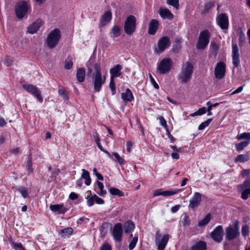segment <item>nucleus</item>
<instances>
[{
  "label": "nucleus",
  "instance_id": "1",
  "mask_svg": "<svg viewBox=\"0 0 250 250\" xmlns=\"http://www.w3.org/2000/svg\"><path fill=\"white\" fill-rule=\"evenodd\" d=\"M193 71V64L189 62L184 63L181 67L178 79L181 83H187L191 78Z\"/></svg>",
  "mask_w": 250,
  "mask_h": 250
},
{
  "label": "nucleus",
  "instance_id": "2",
  "mask_svg": "<svg viewBox=\"0 0 250 250\" xmlns=\"http://www.w3.org/2000/svg\"><path fill=\"white\" fill-rule=\"evenodd\" d=\"M95 73L93 75V82L94 84V90L96 92H99L101 89L102 86L104 83L105 81V76L102 79L101 72V67L99 63H95L94 65Z\"/></svg>",
  "mask_w": 250,
  "mask_h": 250
},
{
  "label": "nucleus",
  "instance_id": "3",
  "mask_svg": "<svg viewBox=\"0 0 250 250\" xmlns=\"http://www.w3.org/2000/svg\"><path fill=\"white\" fill-rule=\"evenodd\" d=\"M61 38V31L58 28L53 30L47 36L46 43L50 48L55 47L59 43Z\"/></svg>",
  "mask_w": 250,
  "mask_h": 250
},
{
  "label": "nucleus",
  "instance_id": "4",
  "mask_svg": "<svg viewBox=\"0 0 250 250\" xmlns=\"http://www.w3.org/2000/svg\"><path fill=\"white\" fill-rule=\"evenodd\" d=\"M210 34L208 30L205 29L200 33L196 44L198 50H203L206 48L209 42Z\"/></svg>",
  "mask_w": 250,
  "mask_h": 250
},
{
  "label": "nucleus",
  "instance_id": "5",
  "mask_svg": "<svg viewBox=\"0 0 250 250\" xmlns=\"http://www.w3.org/2000/svg\"><path fill=\"white\" fill-rule=\"evenodd\" d=\"M240 235L239 221H235L232 226L226 229V238L228 240H232L237 238Z\"/></svg>",
  "mask_w": 250,
  "mask_h": 250
},
{
  "label": "nucleus",
  "instance_id": "6",
  "mask_svg": "<svg viewBox=\"0 0 250 250\" xmlns=\"http://www.w3.org/2000/svg\"><path fill=\"white\" fill-rule=\"evenodd\" d=\"M136 19L135 16L130 15L127 17L124 25L125 32L128 35H131L135 32L136 26Z\"/></svg>",
  "mask_w": 250,
  "mask_h": 250
},
{
  "label": "nucleus",
  "instance_id": "7",
  "mask_svg": "<svg viewBox=\"0 0 250 250\" xmlns=\"http://www.w3.org/2000/svg\"><path fill=\"white\" fill-rule=\"evenodd\" d=\"M173 62L171 59L164 58L160 62L158 65L157 69L160 74H166L170 71Z\"/></svg>",
  "mask_w": 250,
  "mask_h": 250
},
{
  "label": "nucleus",
  "instance_id": "8",
  "mask_svg": "<svg viewBox=\"0 0 250 250\" xmlns=\"http://www.w3.org/2000/svg\"><path fill=\"white\" fill-rule=\"evenodd\" d=\"M170 41L167 36H164L161 38L157 43V47L155 49V52L157 54H160L164 52L170 45Z\"/></svg>",
  "mask_w": 250,
  "mask_h": 250
},
{
  "label": "nucleus",
  "instance_id": "9",
  "mask_svg": "<svg viewBox=\"0 0 250 250\" xmlns=\"http://www.w3.org/2000/svg\"><path fill=\"white\" fill-rule=\"evenodd\" d=\"M28 10V6L24 1L19 2L16 8V14L19 19H22L27 13Z\"/></svg>",
  "mask_w": 250,
  "mask_h": 250
},
{
  "label": "nucleus",
  "instance_id": "10",
  "mask_svg": "<svg viewBox=\"0 0 250 250\" xmlns=\"http://www.w3.org/2000/svg\"><path fill=\"white\" fill-rule=\"evenodd\" d=\"M161 235L158 231L156 233L155 243L158 246V250H164L169 239V235H164L161 240H160Z\"/></svg>",
  "mask_w": 250,
  "mask_h": 250
},
{
  "label": "nucleus",
  "instance_id": "11",
  "mask_svg": "<svg viewBox=\"0 0 250 250\" xmlns=\"http://www.w3.org/2000/svg\"><path fill=\"white\" fill-rule=\"evenodd\" d=\"M216 22L221 29L227 30L229 28V18L225 13L219 14L216 18Z\"/></svg>",
  "mask_w": 250,
  "mask_h": 250
},
{
  "label": "nucleus",
  "instance_id": "12",
  "mask_svg": "<svg viewBox=\"0 0 250 250\" xmlns=\"http://www.w3.org/2000/svg\"><path fill=\"white\" fill-rule=\"evenodd\" d=\"M226 64L223 62H218L214 69V75L217 79H223L225 75Z\"/></svg>",
  "mask_w": 250,
  "mask_h": 250
},
{
  "label": "nucleus",
  "instance_id": "13",
  "mask_svg": "<svg viewBox=\"0 0 250 250\" xmlns=\"http://www.w3.org/2000/svg\"><path fill=\"white\" fill-rule=\"evenodd\" d=\"M224 231L221 226H218L211 232L210 237L215 242L217 243L221 242L223 240Z\"/></svg>",
  "mask_w": 250,
  "mask_h": 250
},
{
  "label": "nucleus",
  "instance_id": "14",
  "mask_svg": "<svg viewBox=\"0 0 250 250\" xmlns=\"http://www.w3.org/2000/svg\"><path fill=\"white\" fill-rule=\"evenodd\" d=\"M23 87L27 92L35 96L40 102L42 101V98L41 95L40 91L36 86L32 84H25L23 85Z\"/></svg>",
  "mask_w": 250,
  "mask_h": 250
},
{
  "label": "nucleus",
  "instance_id": "15",
  "mask_svg": "<svg viewBox=\"0 0 250 250\" xmlns=\"http://www.w3.org/2000/svg\"><path fill=\"white\" fill-rule=\"evenodd\" d=\"M232 59L234 66L238 67L240 63V54L239 48L236 44H232Z\"/></svg>",
  "mask_w": 250,
  "mask_h": 250
},
{
  "label": "nucleus",
  "instance_id": "16",
  "mask_svg": "<svg viewBox=\"0 0 250 250\" xmlns=\"http://www.w3.org/2000/svg\"><path fill=\"white\" fill-rule=\"evenodd\" d=\"M123 233V227L121 223L116 224L113 229L112 234L115 240L117 242H121Z\"/></svg>",
  "mask_w": 250,
  "mask_h": 250
},
{
  "label": "nucleus",
  "instance_id": "17",
  "mask_svg": "<svg viewBox=\"0 0 250 250\" xmlns=\"http://www.w3.org/2000/svg\"><path fill=\"white\" fill-rule=\"evenodd\" d=\"M201 201V194L199 192H195L193 196L189 201L188 207L192 209H194L197 207Z\"/></svg>",
  "mask_w": 250,
  "mask_h": 250
},
{
  "label": "nucleus",
  "instance_id": "18",
  "mask_svg": "<svg viewBox=\"0 0 250 250\" xmlns=\"http://www.w3.org/2000/svg\"><path fill=\"white\" fill-rule=\"evenodd\" d=\"M181 190V189H175L163 191H162L161 189H159L155 190L153 192V194L154 196H157L159 195H163L164 196H169L178 193Z\"/></svg>",
  "mask_w": 250,
  "mask_h": 250
},
{
  "label": "nucleus",
  "instance_id": "19",
  "mask_svg": "<svg viewBox=\"0 0 250 250\" xmlns=\"http://www.w3.org/2000/svg\"><path fill=\"white\" fill-rule=\"evenodd\" d=\"M159 26V23L157 20H151L148 24V34L151 35H154Z\"/></svg>",
  "mask_w": 250,
  "mask_h": 250
},
{
  "label": "nucleus",
  "instance_id": "20",
  "mask_svg": "<svg viewBox=\"0 0 250 250\" xmlns=\"http://www.w3.org/2000/svg\"><path fill=\"white\" fill-rule=\"evenodd\" d=\"M42 24L43 22L42 20L38 19L28 27L27 32L31 34L35 33Z\"/></svg>",
  "mask_w": 250,
  "mask_h": 250
},
{
  "label": "nucleus",
  "instance_id": "21",
  "mask_svg": "<svg viewBox=\"0 0 250 250\" xmlns=\"http://www.w3.org/2000/svg\"><path fill=\"white\" fill-rule=\"evenodd\" d=\"M49 208L52 211L58 212L59 214H64L67 211L63 204L51 205Z\"/></svg>",
  "mask_w": 250,
  "mask_h": 250
},
{
  "label": "nucleus",
  "instance_id": "22",
  "mask_svg": "<svg viewBox=\"0 0 250 250\" xmlns=\"http://www.w3.org/2000/svg\"><path fill=\"white\" fill-rule=\"evenodd\" d=\"M122 66L120 64H117L110 70L111 77L114 79L116 77H120L121 74V70Z\"/></svg>",
  "mask_w": 250,
  "mask_h": 250
},
{
  "label": "nucleus",
  "instance_id": "23",
  "mask_svg": "<svg viewBox=\"0 0 250 250\" xmlns=\"http://www.w3.org/2000/svg\"><path fill=\"white\" fill-rule=\"evenodd\" d=\"M159 14L164 19L171 20L173 18V15L169 10L167 8H160Z\"/></svg>",
  "mask_w": 250,
  "mask_h": 250
},
{
  "label": "nucleus",
  "instance_id": "24",
  "mask_svg": "<svg viewBox=\"0 0 250 250\" xmlns=\"http://www.w3.org/2000/svg\"><path fill=\"white\" fill-rule=\"evenodd\" d=\"M112 19V14L110 11H106L103 15L102 17V21L101 22V26H104L107 23L110 22Z\"/></svg>",
  "mask_w": 250,
  "mask_h": 250
},
{
  "label": "nucleus",
  "instance_id": "25",
  "mask_svg": "<svg viewBox=\"0 0 250 250\" xmlns=\"http://www.w3.org/2000/svg\"><path fill=\"white\" fill-rule=\"evenodd\" d=\"M207 244L205 242L199 241L191 247V250H206Z\"/></svg>",
  "mask_w": 250,
  "mask_h": 250
},
{
  "label": "nucleus",
  "instance_id": "26",
  "mask_svg": "<svg viewBox=\"0 0 250 250\" xmlns=\"http://www.w3.org/2000/svg\"><path fill=\"white\" fill-rule=\"evenodd\" d=\"M122 99L125 102H130L133 99V94L129 89H127L126 91L122 93Z\"/></svg>",
  "mask_w": 250,
  "mask_h": 250
},
{
  "label": "nucleus",
  "instance_id": "27",
  "mask_svg": "<svg viewBox=\"0 0 250 250\" xmlns=\"http://www.w3.org/2000/svg\"><path fill=\"white\" fill-rule=\"evenodd\" d=\"M85 71L84 68H80L78 69L76 74L77 80L79 82H83L85 80Z\"/></svg>",
  "mask_w": 250,
  "mask_h": 250
},
{
  "label": "nucleus",
  "instance_id": "28",
  "mask_svg": "<svg viewBox=\"0 0 250 250\" xmlns=\"http://www.w3.org/2000/svg\"><path fill=\"white\" fill-rule=\"evenodd\" d=\"M121 34V28L118 25H114L110 31L111 36L113 38H115L119 36Z\"/></svg>",
  "mask_w": 250,
  "mask_h": 250
},
{
  "label": "nucleus",
  "instance_id": "29",
  "mask_svg": "<svg viewBox=\"0 0 250 250\" xmlns=\"http://www.w3.org/2000/svg\"><path fill=\"white\" fill-rule=\"evenodd\" d=\"M82 174L81 175V178L85 179V184L87 186H89L91 184V179L89 175V173L88 171L84 169H82Z\"/></svg>",
  "mask_w": 250,
  "mask_h": 250
},
{
  "label": "nucleus",
  "instance_id": "30",
  "mask_svg": "<svg viewBox=\"0 0 250 250\" xmlns=\"http://www.w3.org/2000/svg\"><path fill=\"white\" fill-rule=\"evenodd\" d=\"M124 228L125 233H129L134 229V224L131 221H128L125 223Z\"/></svg>",
  "mask_w": 250,
  "mask_h": 250
},
{
  "label": "nucleus",
  "instance_id": "31",
  "mask_svg": "<svg viewBox=\"0 0 250 250\" xmlns=\"http://www.w3.org/2000/svg\"><path fill=\"white\" fill-rule=\"evenodd\" d=\"M250 189V178H248L244 181L243 183L238 186V190H242L243 189Z\"/></svg>",
  "mask_w": 250,
  "mask_h": 250
},
{
  "label": "nucleus",
  "instance_id": "32",
  "mask_svg": "<svg viewBox=\"0 0 250 250\" xmlns=\"http://www.w3.org/2000/svg\"><path fill=\"white\" fill-rule=\"evenodd\" d=\"M250 160V157L247 154H240L237 156L234 159V162L237 163L238 162L244 163Z\"/></svg>",
  "mask_w": 250,
  "mask_h": 250
},
{
  "label": "nucleus",
  "instance_id": "33",
  "mask_svg": "<svg viewBox=\"0 0 250 250\" xmlns=\"http://www.w3.org/2000/svg\"><path fill=\"white\" fill-rule=\"evenodd\" d=\"M110 193L114 196H118L119 197H123L124 196V193L120 189L114 187H111L109 189Z\"/></svg>",
  "mask_w": 250,
  "mask_h": 250
},
{
  "label": "nucleus",
  "instance_id": "34",
  "mask_svg": "<svg viewBox=\"0 0 250 250\" xmlns=\"http://www.w3.org/2000/svg\"><path fill=\"white\" fill-rule=\"evenodd\" d=\"M182 39L181 38H176L175 40V44H174L172 51L174 52H178L181 47Z\"/></svg>",
  "mask_w": 250,
  "mask_h": 250
},
{
  "label": "nucleus",
  "instance_id": "35",
  "mask_svg": "<svg viewBox=\"0 0 250 250\" xmlns=\"http://www.w3.org/2000/svg\"><path fill=\"white\" fill-rule=\"evenodd\" d=\"M218 50L219 45L215 42H211L210 44V51L211 53L216 56Z\"/></svg>",
  "mask_w": 250,
  "mask_h": 250
},
{
  "label": "nucleus",
  "instance_id": "36",
  "mask_svg": "<svg viewBox=\"0 0 250 250\" xmlns=\"http://www.w3.org/2000/svg\"><path fill=\"white\" fill-rule=\"evenodd\" d=\"M73 65V59L72 57H67L65 61L64 68L67 70H69L72 67Z\"/></svg>",
  "mask_w": 250,
  "mask_h": 250
},
{
  "label": "nucleus",
  "instance_id": "37",
  "mask_svg": "<svg viewBox=\"0 0 250 250\" xmlns=\"http://www.w3.org/2000/svg\"><path fill=\"white\" fill-rule=\"evenodd\" d=\"M210 219L211 215L210 214L208 213L205 216V217L203 219H202V220L198 222V226L199 227H202L207 225L210 221Z\"/></svg>",
  "mask_w": 250,
  "mask_h": 250
},
{
  "label": "nucleus",
  "instance_id": "38",
  "mask_svg": "<svg viewBox=\"0 0 250 250\" xmlns=\"http://www.w3.org/2000/svg\"><path fill=\"white\" fill-rule=\"evenodd\" d=\"M109 227L111 228L110 224L108 223H104L102 225L100 229L101 234L102 236H104L106 234Z\"/></svg>",
  "mask_w": 250,
  "mask_h": 250
},
{
  "label": "nucleus",
  "instance_id": "39",
  "mask_svg": "<svg viewBox=\"0 0 250 250\" xmlns=\"http://www.w3.org/2000/svg\"><path fill=\"white\" fill-rule=\"evenodd\" d=\"M238 35L239 36V44L240 46H242L245 42V35L242 31L241 29H240L238 33Z\"/></svg>",
  "mask_w": 250,
  "mask_h": 250
},
{
  "label": "nucleus",
  "instance_id": "40",
  "mask_svg": "<svg viewBox=\"0 0 250 250\" xmlns=\"http://www.w3.org/2000/svg\"><path fill=\"white\" fill-rule=\"evenodd\" d=\"M182 217V220L181 222L183 226L184 227L189 226L190 223L189 217L186 213L184 214Z\"/></svg>",
  "mask_w": 250,
  "mask_h": 250
},
{
  "label": "nucleus",
  "instance_id": "41",
  "mask_svg": "<svg viewBox=\"0 0 250 250\" xmlns=\"http://www.w3.org/2000/svg\"><path fill=\"white\" fill-rule=\"evenodd\" d=\"M214 6V2L212 1H209L206 3L204 6L203 10L202 11L203 14H206Z\"/></svg>",
  "mask_w": 250,
  "mask_h": 250
},
{
  "label": "nucleus",
  "instance_id": "42",
  "mask_svg": "<svg viewBox=\"0 0 250 250\" xmlns=\"http://www.w3.org/2000/svg\"><path fill=\"white\" fill-rule=\"evenodd\" d=\"M73 232V229L71 228H67L64 229H62L61 233L62 234V236L65 238L70 235Z\"/></svg>",
  "mask_w": 250,
  "mask_h": 250
},
{
  "label": "nucleus",
  "instance_id": "43",
  "mask_svg": "<svg viewBox=\"0 0 250 250\" xmlns=\"http://www.w3.org/2000/svg\"><path fill=\"white\" fill-rule=\"evenodd\" d=\"M249 142L248 141L242 142L239 144H236L235 146L237 151L242 150L245 147L248 146Z\"/></svg>",
  "mask_w": 250,
  "mask_h": 250
},
{
  "label": "nucleus",
  "instance_id": "44",
  "mask_svg": "<svg viewBox=\"0 0 250 250\" xmlns=\"http://www.w3.org/2000/svg\"><path fill=\"white\" fill-rule=\"evenodd\" d=\"M97 186L100 190V192L98 193V194L100 196H104L106 194V192L105 190H104V185L103 184L99 181H97Z\"/></svg>",
  "mask_w": 250,
  "mask_h": 250
},
{
  "label": "nucleus",
  "instance_id": "45",
  "mask_svg": "<svg viewBox=\"0 0 250 250\" xmlns=\"http://www.w3.org/2000/svg\"><path fill=\"white\" fill-rule=\"evenodd\" d=\"M207 109L205 107H203L199 108L197 111L190 114L191 116H195L196 115H201L205 114L206 112Z\"/></svg>",
  "mask_w": 250,
  "mask_h": 250
},
{
  "label": "nucleus",
  "instance_id": "46",
  "mask_svg": "<svg viewBox=\"0 0 250 250\" xmlns=\"http://www.w3.org/2000/svg\"><path fill=\"white\" fill-rule=\"evenodd\" d=\"M89 193V196L87 197V203L89 207H91L93 205L95 202V199L93 198V195L91 196V193L90 191H87Z\"/></svg>",
  "mask_w": 250,
  "mask_h": 250
},
{
  "label": "nucleus",
  "instance_id": "47",
  "mask_svg": "<svg viewBox=\"0 0 250 250\" xmlns=\"http://www.w3.org/2000/svg\"><path fill=\"white\" fill-rule=\"evenodd\" d=\"M212 120V119H208L206 121L201 124L198 126V129L199 130L204 129L205 127H206L207 126H208L209 125V124L211 123Z\"/></svg>",
  "mask_w": 250,
  "mask_h": 250
},
{
  "label": "nucleus",
  "instance_id": "48",
  "mask_svg": "<svg viewBox=\"0 0 250 250\" xmlns=\"http://www.w3.org/2000/svg\"><path fill=\"white\" fill-rule=\"evenodd\" d=\"M240 191H242L241 197L243 199L247 200L250 196V189H243Z\"/></svg>",
  "mask_w": 250,
  "mask_h": 250
},
{
  "label": "nucleus",
  "instance_id": "49",
  "mask_svg": "<svg viewBox=\"0 0 250 250\" xmlns=\"http://www.w3.org/2000/svg\"><path fill=\"white\" fill-rule=\"evenodd\" d=\"M112 155H113L115 158L117 159V162L120 165H123L124 164L125 160L124 159L120 156L117 152H113L112 153Z\"/></svg>",
  "mask_w": 250,
  "mask_h": 250
},
{
  "label": "nucleus",
  "instance_id": "50",
  "mask_svg": "<svg viewBox=\"0 0 250 250\" xmlns=\"http://www.w3.org/2000/svg\"><path fill=\"white\" fill-rule=\"evenodd\" d=\"M26 167L28 172L31 173L33 171L32 168V157L30 155L29 156V159L26 164Z\"/></svg>",
  "mask_w": 250,
  "mask_h": 250
},
{
  "label": "nucleus",
  "instance_id": "51",
  "mask_svg": "<svg viewBox=\"0 0 250 250\" xmlns=\"http://www.w3.org/2000/svg\"><path fill=\"white\" fill-rule=\"evenodd\" d=\"M18 190L21 194L22 196L26 198L28 196V193L26 188L23 187H19Z\"/></svg>",
  "mask_w": 250,
  "mask_h": 250
},
{
  "label": "nucleus",
  "instance_id": "52",
  "mask_svg": "<svg viewBox=\"0 0 250 250\" xmlns=\"http://www.w3.org/2000/svg\"><path fill=\"white\" fill-rule=\"evenodd\" d=\"M138 241V237L135 236L133 238L129 244L128 249L129 250H132L135 247Z\"/></svg>",
  "mask_w": 250,
  "mask_h": 250
},
{
  "label": "nucleus",
  "instance_id": "53",
  "mask_svg": "<svg viewBox=\"0 0 250 250\" xmlns=\"http://www.w3.org/2000/svg\"><path fill=\"white\" fill-rule=\"evenodd\" d=\"M167 3L176 9H178L179 6V0H167Z\"/></svg>",
  "mask_w": 250,
  "mask_h": 250
},
{
  "label": "nucleus",
  "instance_id": "54",
  "mask_svg": "<svg viewBox=\"0 0 250 250\" xmlns=\"http://www.w3.org/2000/svg\"><path fill=\"white\" fill-rule=\"evenodd\" d=\"M239 140L247 139L250 140V132H245L241 134L237 138Z\"/></svg>",
  "mask_w": 250,
  "mask_h": 250
},
{
  "label": "nucleus",
  "instance_id": "55",
  "mask_svg": "<svg viewBox=\"0 0 250 250\" xmlns=\"http://www.w3.org/2000/svg\"><path fill=\"white\" fill-rule=\"evenodd\" d=\"M158 119L159 120L160 124L164 126L167 130L168 129V127L167 124V122L162 116H159Z\"/></svg>",
  "mask_w": 250,
  "mask_h": 250
},
{
  "label": "nucleus",
  "instance_id": "56",
  "mask_svg": "<svg viewBox=\"0 0 250 250\" xmlns=\"http://www.w3.org/2000/svg\"><path fill=\"white\" fill-rule=\"evenodd\" d=\"M249 227L246 225L242 227V234L244 236H246L249 234Z\"/></svg>",
  "mask_w": 250,
  "mask_h": 250
},
{
  "label": "nucleus",
  "instance_id": "57",
  "mask_svg": "<svg viewBox=\"0 0 250 250\" xmlns=\"http://www.w3.org/2000/svg\"><path fill=\"white\" fill-rule=\"evenodd\" d=\"M59 93L61 95L62 98L64 100H66L68 99V96L66 94V91L63 89H59L58 90Z\"/></svg>",
  "mask_w": 250,
  "mask_h": 250
},
{
  "label": "nucleus",
  "instance_id": "58",
  "mask_svg": "<svg viewBox=\"0 0 250 250\" xmlns=\"http://www.w3.org/2000/svg\"><path fill=\"white\" fill-rule=\"evenodd\" d=\"M114 79L112 78H110V83H109V87L113 92V94H114V91H115V84L114 83Z\"/></svg>",
  "mask_w": 250,
  "mask_h": 250
},
{
  "label": "nucleus",
  "instance_id": "59",
  "mask_svg": "<svg viewBox=\"0 0 250 250\" xmlns=\"http://www.w3.org/2000/svg\"><path fill=\"white\" fill-rule=\"evenodd\" d=\"M13 246L15 250H25L21 243H13Z\"/></svg>",
  "mask_w": 250,
  "mask_h": 250
},
{
  "label": "nucleus",
  "instance_id": "60",
  "mask_svg": "<svg viewBox=\"0 0 250 250\" xmlns=\"http://www.w3.org/2000/svg\"><path fill=\"white\" fill-rule=\"evenodd\" d=\"M93 198L95 199V202L98 204L102 205L104 203V201L103 199L99 198L96 194L93 195Z\"/></svg>",
  "mask_w": 250,
  "mask_h": 250
},
{
  "label": "nucleus",
  "instance_id": "61",
  "mask_svg": "<svg viewBox=\"0 0 250 250\" xmlns=\"http://www.w3.org/2000/svg\"><path fill=\"white\" fill-rule=\"evenodd\" d=\"M149 77L150 79V82L151 83L153 84V86L157 89H159V86L158 84L156 83L154 78L152 77L151 74H149Z\"/></svg>",
  "mask_w": 250,
  "mask_h": 250
},
{
  "label": "nucleus",
  "instance_id": "62",
  "mask_svg": "<svg viewBox=\"0 0 250 250\" xmlns=\"http://www.w3.org/2000/svg\"><path fill=\"white\" fill-rule=\"evenodd\" d=\"M100 250H111V247L109 244L105 243L101 247Z\"/></svg>",
  "mask_w": 250,
  "mask_h": 250
},
{
  "label": "nucleus",
  "instance_id": "63",
  "mask_svg": "<svg viewBox=\"0 0 250 250\" xmlns=\"http://www.w3.org/2000/svg\"><path fill=\"white\" fill-rule=\"evenodd\" d=\"M170 147L176 152H183V148L182 147L178 148L176 146H170Z\"/></svg>",
  "mask_w": 250,
  "mask_h": 250
},
{
  "label": "nucleus",
  "instance_id": "64",
  "mask_svg": "<svg viewBox=\"0 0 250 250\" xmlns=\"http://www.w3.org/2000/svg\"><path fill=\"white\" fill-rule=\"evenodd\" d=\"M243 87H244V86H240L237 89H236V90H235L234 91H233L231 93V95H234V94H237V93H240L242 91L243 89Z\"/></svg>",
  "mask_w": 250,
  "mask_h": 250
}]
</instances>
